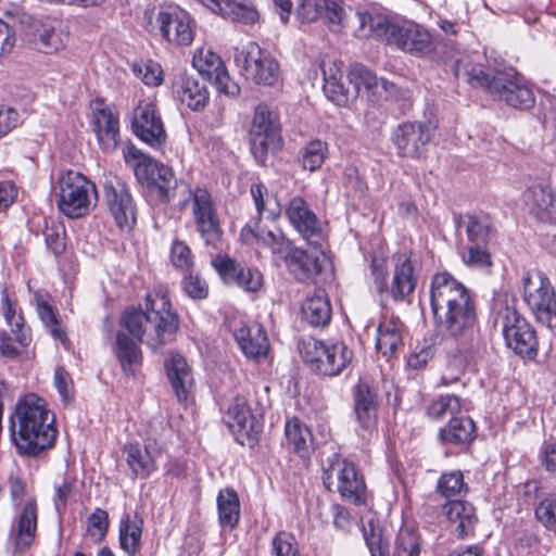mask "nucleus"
<instances>
[{
    "instance_id": "obj_21",
    "label": "nucleus",
    "mask_w": 556,
    "mask_h": 556,
    "mask_svg": "<svg viewBox=\"0 0 556 556\" xmlns=\"http://www.w3.org/2000/svg\"><path fill=\"white\" fill-rule=\"evenodd\" d=\"M104 194L110 213L121 229H130L136 223V207L125 184L119 179L104 184Z\"/></svg>"
},
{
    "instance_id": "obj_53",
    "label": "nucleus",
    "mask_w": 556,
    "mask_h": 556,
    "mask_svg": "<svg viewBox=\"0 0 556 556\" xmlns=\"http://www.w3.org/2000/svg\"><path fill=\"white\" fill-rule=\"evenodd\" d=\"M486 243H472L460 253L464 264L471 268H485L492 265V258L486 250Z\"/></svg>"
},
{
    "instance_id": "obj_52",
    "label": "nucleus",
    "mask_w": 556,
    "mask_h": 556,
    "mask_svg": "<svg viewBox=\"0 0 556 556\" xmlns=\"http://www.w3.org/2000/svg\"><path fill=\"white\" fill-rule=\"evenodd\" d=\"M460 414V401L455 395H442L428 407V415L432 419H444Z\"/></svg>"
},
{
    "instance_id": "obj_48",
    "label": "nucleus",
    "mask_w": 556,
    "mask_h": 556,
    "mask_svg": "<svg viewBox=\"0 0 556 556\" xmlns=\"http://www.w3.org/2000/svg\"><path fill=\"white\" fill-rule=\"evenodd\" d=\"M377 78L367 67L362 65L353 66L349 73V83L353 86L354 98L365 97L367 99Z\"/></svg>"
},
{
    "instance_id": "obj_59",
    "label": "nucleus",
    "mask_w": 556,
    "mask_h": 556,
    "mask_svg": "<svg viewBox=\"0 0 556 556\" xmlns=\"http://www.w3.org/2000/svg\"><path fill=\"white\" fill-rule=\"evenodd\" d=\"M212 266L226 283H233L243 266L225 255H217L212 260Z\"/></svg>"
},
{
    "instance_id": "obj_25",
    "label": "nucleus",
    "mask_w": 556,
    "mask_h": 556,
    "mask_svg": "<svg viewBox=\"0 0 556 556\" xmlns=\"http://www.w3.org/2000/svg\"><path fill=\"white\" fill-rule=\"evenodd\" d=\"M37 531V504L28 498L17 516L16 525L11 529L10 539L15 552L27 549L34 542Z\"/></svg>"
},
{
    "instance_id": "obj_28",
    "label": "nucleus",
    "mask_w": 556,
    "mask_h": 556,
    "mask_svg": "<svg viewBox=\"0 0 556 556\" xmlns=\"http://www.w3.org/2000/svg\"><path fill=\"white\" fill-rule=\"evenodd\" d=\"M173 91L182 104L193 111L202 110L208 101V91L205 84L186 74L175 78Z\"/></svg>"
},
{
    "instance_id": "obj_57",
    "label": "nucleus",
    "mask_w": 556,
    "mask_h": 556,
    "mask_svg": "<svg viewBox=\"0 0 556 556\" xmlns=\"http://www.w3.org/2000/svg\"><path fill=\"white\" fill-rule=\"evenodd\" d=\"M132 71L147 86L156 87L163 81V71L159 63L154 61H144L135 63Z\"/></svg>"
},
{
    "instance_id": "obj_60",
    "label": "nucleus",
    "mask_w": 556,
    "mask_h": 556,
    "mask_svg": "<svg viewBox=\"0 0 556 556\" xmlns=\"http://www.w3.org/2000/svg\"><path fill=\"white\" fill-rule=\"evenodd\" d=\"M109 528V515L102 508H96L87 521V531L96 541L102 540Z\"/></svg>"
},
{
    "instance_id": "obj_26",
    "label": "nucleus",
    "mask_w": 556,
    "mask_h": 556,
    "mask_svg": "<svg viewBox=\"0 0 556 556\" xmlns=\"http://www.w3.org/2000/svg\"><path fill=\"white\" fill-rule=\"evenodd\" d=\"M530 212L541 222L556 220V200L548 185L535 184L523 193Z\"/></svg>"
},
{
    "instance_id": "obj_38",
    "label": "nucleus",
    "mask_w": 556,
    "mask_h": 556,
    "mask_svg": "<svg viewBox=\"0 0 556 556\" xmlns=\"http://www.w3.org/2000/svg\"><path fill=\"white\" fill-rule=\"evenodd\" d=\"M358 26L355 35L358 38H376L383 39L389 43V33L394 23L378 13H369L367 11H357L355 14Z\"/></svg>"
},
{
    "instance_id": "obj_54",
    "label": "nucleus",
    "mask_w": 556,
    "mask_h": 556,
    "mask_svg": "<svg viewBox=\"0 0 556 556\" xmlns=\"http://www.w3.org/2000/svg\"><path fill=\"white\" fill-rule=\"evenodd\" d=\"M327 144L320 140H312L302 150L301 161L304 169L314 172L325 161Z\"/></svg>"
},
{
    "instance_id": "obj_3",
    "label": "nucleus",
    "mask_w": 556,
    "mask_h": 556,
    "mask_svg": "<svg viewBox=\"0 0 556 556\" xmlns=\"http://www.w3.org/2000/svg\"><path fill=\"white\" fill-rule=\"evenodd\" d=\"M122 325L134 338L156 350L170 340L179 321L166 293L157 291L147 295L146 311L127 309Z\"/></svg>"
},
{
    "instance_id": "obj_55",
    "label": "nucleus",
    "mask_w": 556,
    "mask_h": 556,
    "mask_svg": "<svg viewBox=\"0 0 556 556\" xmlns=\"http://www.w3.org/2000/svg\"><path fill=\"white\" fill-rule=\"evenodd\" d=\"M491 224L485 215H470L467 217L466 232L469 242L486 243Z\"/></svg>"
},
{
    "instance_id": "obj_10",
    "label": "nucleus",
    "mask_w": 556,
    "mask_h": 556,
    "mask_svg": "<svg viewBox=\"0 0 556 556\" xmlns=\"http://www.w3.org/2000/svg\"><path fill=\"white\" fill-rule=\"evenodd\" d=\"M388 45L416 58L432 59L439 43L426 26L409 21L391 26Z\"/></svg>"
},
{
    "instance_id": "obj_31",
    "label": "nucleus",
    "mask_w": 556,
    "mask_h": 556,
    "mask_svg": "<svg viewBox=\"0 0 556 556\" xmlns=\"http://www.w3.org/2000/svg\"><path fill=\"white\" fill-rule=\"evenodd\" d=\"M31 40L36 49L45 53H52L65 47L67 35L61 22L45 21L38 23Z\"/></svg>"
},
{
    "instance_id": "obj_40",
    "label": "nucleus",
    "mask_w": 556,
    "mask_h": 556,
    "mask_svg": "<svg viewBox=\"0 0 556 556\" xmlns=\"http://www.w3.org/2000/svg\"><path fill=\"white\" fill-rule=\"evenodd\" d=\"M321 0H274L277 8L280 9V18L283 23L288 22L289 15L295 5V14L302 22H314L323 14Z\"/></svg>"
},
{
    "instance_id": "obj_23",
    "label": "nucleus",
    "mask_w": 556,
    "mask_h": 556,
    "mask_svg": "<svg viewBox=\"0 0 556 556\" xmlns=\"http://www.w3.org/2000/svg\"><path fill=\"white\" fill-rule=\"evenodd\" d=\"M225 421L238 442L254 438L261 431V424L252 415L245 399L236 397L228 407Z\"/></svg>"
},
{
    "instance_id": "obj_18",
    "label": "nucleus",
    "mask_w": 556,
    "mask_h": 556,
    "mask_svg": "<svg viewBox=\"0 0 556 556\" xmlns=\"http://www.w3.org/2000/svg\"><path fill=\"white\" fill-rule=\"evenodd\" d=\"M91 126L103 152H113L119 142V119L116 110L101 99L91 102Z\"/></svg>"
},
{
    "instance_id": "obj_47",
    "label": "nucleus",
    "mask_w": 556,
    "mask_h": 556,
    "mask_svg": "<svg viewBox=\"0 0 556 556\" xmlns=\"http://www.w3.org/2000/svg\"><path fill=\"white\" fill-rule=\"evenodd\" d=\"M437 490L442 496L453 498L464 496L468 488L462 471L454 470L441 475L438 480Z\"/></svg>"
},
{
    "instance_id": "obj_9",
    "label": "nucleus",
    "mask_w": 556,
    "mask_h": 556,
    "mask_svg": "<svg viewBox=\"0 0 556 556\" xmlns=\"http://www.w3.org/2000/svg\"><path fill=\"white\" fill-rule=\"evenodd\" d=\"M280 123L278 113L266 103H260L254 110L250 130L251 152L255 160L264 165L269 152L280 146Z\"/></svg>"
},
{
    "instance_id": "obj_14",
    "label": "nucleus",
    "mask_w": 556,
    "mask_h": 556,
    "mask_svg": "<svg viewBox=\"0 0 556 556\" xmlns=\"http://www.w3.org/2000/svg\"><path fill=\"white\" fill-rule=\"evenodd\" d=\"M327 489L336 488L340 495L357 505L365 503L366 484L353 463L334 455L324 469Z\"/></svg>"
},
{
    "instance_id": "obj_36",
    "label": "nucleus",
    "mask_w": 556,
    "mask_h": 556,
    "mask_svg": "<svg viewBox=\"0 0 556 556\" xmlns=\"http://www.w3.org/2000/svg\"><path fill=\"white\" fill-rule=\"evenodd\" d=\"M312 432L300 419L292 418L285 425L283 446L300 457H306L312 451Z\"/></svg>"
},
{
    "instance_id": "obj_51",
    "label": "nucleus",
    "mask_w": 556,
    "mask_h": 556,
    "mask_svg": "<svg viewBox=\"0 0 556 556\" xmlns=\"http://www.w3.org/2000/svg\"><path fill=\"white\" fill-rule=\"evenodd\" d=\"M364 539L371 556H389V543L384 540L381 528L369 520L363 528Z\"/></svg>"
},
{
    "instance_id": "obj_13",
    "label": "nucleus",
    "mask_w": 556,
    "mask_h": 556,
    "mask_svg": "<svg viewBox=\"0 0 556 556\" xmlns=\"http://www.w3.org/2000/svg\"><path fill=\"white\" fill-rule=\"evenodd\" d=\"M496 323L501 325L506 345L520 356L533 357L538 351L535 331L516 308L505 306L497 313Z\"/></svg>"
},
{
    "instance_id": "obj_32",
    "label": "nucleus",
    "mask_w": 556,
    "mask_h": 556,
    "mask_svg": "<svg viewBox=\"0 0 556 556\" xmlns=\"http://www.w3.org/2000/svg\"><path fill=\"white\" fill-rule=\"evenodd\" d=\"M241 239L248 244H260L268 248L276 256L278 250L286 244L288 239L285 238L281 231L267 230L261 225L258 218L251 219L240 232Z\"/></svg>"
},
{
    "instance_id": "obj_44",
    "label": "nucleus",
    "mask_w": 556,
    "mask_h": 556,
    "mask_svg": "<svg viewBox=\"0 0 556 556\" xmlns=\"http://www.w3.org/2000/svg\"><path fill=\"white\" fill-rule=\"evenodd\" d=\"M116 356L128 375H134L136 367L141 364V351L138 345L125 333L118 332L116 336Z\"/></svg>"
},
{
    "instance_id": "obj_62",
    "label": "nucleus",
    "mask_w": 556,
    "mask_h": 556,
    "mask_svg": "<svg viewBox=\"0 0 556 556\" xmlns=\"http://www.w3.org/2000/svg\"><path fill=\"white\" fill-rule=\"evenodd\" d=\"M321 16L331 28H338L344 25L345 10L343 5L336 0H321Z\"/></svg>"
},
{
    "instance_id": "obj_58",
    "label": "nucleus",
    "mask_w": 556,
    "mask_h": 556,
    "mask_svg": "<svg viewBox=\"0 0 556 556\" xmlns=\"http://www.w3.org/2000/svg\"><path fill=\"white\" fill-rule=\"evenodd\" d=\"M394 556H419V539L413 530H400L395 541Z\"/></svg>"
},
{
    "instance_id": "obj_22",
    "label": "nucleus",
    "mask_w": 556,
    "mask_h": 556,
    "mask_svg": "<svg viewBox=\"0 0 556 556\" xmlns=\"http://www.w3.org/2000/svg\"><path fill=\"white\" fill-rule=\"evenodd\" d=\"M355 418L359 434H371L378 424V392L365 381H359L353 390Z\"/></svg>"
},
{
    "instance_id": "obj_12",
    "label": "nucleus",
    "mask_w": 556,
    "mask_h": 556,
    "mask_svg": "<svg viewBox=\"0 0 556 556\" xmlns=\"http://www.w3.org/2000/svg\"><path fill=\"white\" fill-rule=\"evenodd\" d=\"M236 64L244 75L257 85L275 86L280 80V67L277 60L253 41L236 50Z\"/></svg>"
},
{
    "instance_id": "obj_15",
    "label": "nucleus",
    "mask_w": 556,
    "mask_h": 556,
    "mask_svg": "<svg viewBox=\"0 0 556 556\" xmlns=\"http://www.w3.org/2000/svg\"><path fill=\"white\" fill-rule=\"evenodd\" d=\"M188 193L184 204L190 205L197 231L207 245L215 247L220 241L223 231L211 193L200 187L188 188Z\"/></svg>"
},
{
    "instance_id": "obj_41",
    "label": "nucleus",
    "mask_w": 556,
    "mask_h": 556,
    "mask_svg": "<svg viewBox=\"0 0 556 556\" xmlns=\"http://www.w3.org/2000/svg\"><path fill=\"white\" fill-rule=\"evenodd\" d=\"M473 431V421L460 413L451 417L448 424L441 429L439 437L446 443L463 444L472 439Z\"/></svg>"
},
{
    "instance_id": "obj_50",
    "label": "nucleus",
    "mask_w": 556,
    "mask_h": 556,
    "mask_svg": "<svg viewBox=\"0 0 556 556\" xmlns=\"http://www.w3.org/2000/svg\"><path fill=\"white\" fill-rule=\"evenodd\" d=\"M536 521L547 531L556 533V494L544 496L534 508Z\"/></svg>"
},
{
    "instance_id": "obj_2",
    "label": "nucleus",
    "mask_w": 556,
    "mask_h": 556,
    "mask_svg": "<svg viewBox=\"0 0 556 556\" xmlns=\"http://www.w3.org/2000/svg\"><path fill=\"white\" fill-rule=\"evenodd\" d=\"M10 440L23 457H37L52 448L58 437L53 413L34 393L20 397L9 416Z\"/></svg>"
},
{
    "instance_id": "obj_16",
    "label": "nucleus",
    "mask_w": 556,
    "mask_h": 556,
    "mask_svg": "<svg viewBox=\"0 0 556 556\" xmlns=\"http://www.w3.org/2000/svg\"><path fill=\"white\" fill-rule=\"evenodd\" d=\"M438 124L435 121L406 122L392 132L391 140L402 157L417 159L426 151Z\"/></svg>"
},
{
    "instance_id": "obj_17",
    "label": "nucleus",
    "mask_w": 556,
    "mask_h": 556,
    "mask_svg": "<svg viewBox=\"0 0 556 556\" xmlns=\"http://www.w3.org/2000/svg\"><path fill=\"white\" fill-rule=\"evenodd\" d=\"M375 281L379 292L389 291L394 301H404L409 296L417 283L416 262L406 253L394 256V269L390 288L384 279L383 270L375 269Z\"/></svg>"
},
{
    "instance_id": "obj_49",
    "label": "nucleus",
    "mask_w": 556,
    "mask_h": 556,
    "mask_svg": "<svg viewBox=\"0 0 556 556\" xmlns=\"http://www.w3.org/2000/svg\"><path fill=\"white\" fill-rule=\"evenodd\" d=\"M2 311L7 324L15 334L16 341L22 345H27L29 341V330L24 326L23 317L16 312L15 306L7 294L3 296Z\"/></svg>"
},
{
    "instance_id": "obj_43",
    "label": "nucleus",
    "mask_w": 556,
    "mask_h": 556,
    "mask_svg": "<svg viewBox=\"0 0 556 556\" xmlns=\"http://www.w3.org/2000/svg\"><path fill=\"white\" fill-rule=\"evenodd\" d=\"M251 197L260 216L265 215L268 219L280 216L282 205L275 193H269L263 184H255L250 189Z\"/></svg>"
},
{
    "instance_id": "obj_6",
    "label": "nucleus",
    "mask_w": 556,
    "mask_h": 556,
    "mask_svg": "<svg viewBox=\"0 0 556 556\" xmlns=\"http://www.w3.org/2000/svg\"><path fill=\"white\" fill-rule=\"evenodd\" d=\"M143 18L146 30L167 45L188 47L194 40L197 23L188 11L179 7L162 8L155 16L146 12Z\"/></svg>"
},
{
    "instance_id": "obj_35",
    "label": "nucleus",
    "mask_w": 556,
    "mask_h": 556,
    "mask_svg": "<svg viewBox=\"0 0 556 556\" xmlns=\"http://www.w3.org/2000/svg\"><path fill=\"white\" fill-rule=\"evenodd\" d=\"M443 511L448 521L455 525V532L458 538L464 539L473 533L476 516L472 505L453 500L444 505Z\"/></svg>"
},
{
    "instance_id": "obj_30",
    "label": "nucleus",
    "mask_w": 556,
    "mask_h": 556,
    "mask_svg": "<svg viewBox=\"0 0 556 556\" xmlns=\"http://www.w3.org/2000/svg\"><path fill=\"white\" fill-rule=\"evenodd\" d=\"M123 456L135 478L147 479L157 470L155 458L146 445L127 443L123 447Z\"/></svg>"
},
{
    "instance_id": "obj_56",
    "label": "nucleus",
    "mask_w": 556,
    "mask_h": 556,
    "mask_svg": "<svg viewBox=\"0 0 556 556\" xmlns=\"http://www.w3.org/2000/svg\"><path fill=\"white\" fill-rule=\"evenodd\" d=\"M324 92L327 98L336 105L345 106L354 98L353 89L345 87L342 79L330 77L327 83H324Z\"/></svg>"
},
{
    "instance_id": "obj_19",
    "label": "nucleus",
    "mask_w": 556,
    "mask_h": 556,
    "mask_svg": "<svg viewBox=\"0 0 556 556\" xmlns=\"http://www.w3.org/2000/svg\"><path fill=\"white\" fill-rule=\"evenodd\" d=\"M276 257L281 258L289 273L302 282L319 275L325 260L323 253L304 251L294 247L289 240L278 250Z\"/></svg>"
},
{
    "instance_id": "obj_42",
    "label": "nucleus",
    "mask_w": 556,
    "mask_h": 556,
    "mask_svg": "<svg viewBox=\"0 0 556 556\" xmlns=\"http://www.w3.org/2000/svg\"><path fill=\"white\" fill-rule=\"evenodd\" d=\"M219 523L223 528L233 529L240 518L238 494L232 489L219 491L217 495Z\"/></svg>"
},
{
    "instance_id": "obj_11",
    "label": "nucleus",
    "mask_w": 556,
    "mask_h": 556,
    "mask_svg": "<svg viewBox=\"0 0 556 556\" xmlns=\"http://www.w3.org/2000/svg\"><path fill=\"white\" fill-rule=\"evenodd\" d=\"M523 300L539 323L556 327V294L548 279L535 273L522 277Z\"/></svg>"
},
{
    "instance_id": "obj_4",
    "label": "nucleus",
    "mask_w": 556,
    "mask_h": 556,
    "mask_svg": "<svg viewBox=\"0 0 556 556\" xmlns=\"http://www.w3.org/2000/svg\"><path fill=\"white\" fill-rule=\"evenodd\" d=\"M454 72L456 77H464L470 86L486 90L508 105L529 109L534 104L532 90L526 85L523 77L513 68L491 73L480 64L469 65L467 62L457 61Z\"/></svg>"
},
{
    "instance_id": "obj_34",
    "label": "nucleus",
    "mask_w": 556,
    "mask_h": 556,
    "mask_svg": "<svg viewBox=\"0 0 556 556\" xmlns=\"http://www.w3.org/2000/svg\"><path fill=\"white\" fill-rule=\"evenodd\" d=\"M404 324L396 317L382 320L377 328L376 346L386 357L403 346Z\"/></svg>"
},
{
    "instance_id": "obj_64",
    "label": "nucleus",
    "mask_w": 556,
    "mask_h": 556,
    "mask_svg": "<svg viewBox=\"0 0 556 556\" xmlns=\"http://www.w3.org/2000/svg\"><path fill=\"white\" fill-rule=\"evenodd\" d=\"M64 232V228L59 224L47 226L43 231L46 244L54 254H60L65 249Z\"/></svg>"
},
{
    "instance_id": "obj_20",
    "label": "nucleus",
    "mask_w": 556,
    "mask_h": 556,
    "mask_svg": "<svg viewBox=\"0 0 556 556\" xmlns=\"http://www.w3.org/2000/svg\"><path fill=\"white\" fill-rule=\"evenodd\" d=\"M131 127L134 134L153 148L161 147L166 140L164 124L152 102H140L134 110Z\"/></svg>"
},
{
    "instance_id": "obj_61",
    "label": "nucleus",
    "mask_w": 556,
    "mask_h": 556,
    "mask_svg": "<svg viewBox=\"0 0 556 556\" xmlns=\"http://www.w3.org/2000/svg\"><path fill=\"white\" fill-rule=\"evenodd\" d=\"M172 264L180 270H189L193 265V255L186 242L176 240L170 249Z\"/></svg>"
},
{
    "instance_id": "obj_39",
    "label": "nucleus",
    "mask_w": 556,
    "mask_h": 556,
    "mask_svg": "<svg viewBox=\"0 0 556 556\" xmlns=\"http://www.w3.org/2000/svg\"><path fill=\"white\" fill-rule=\"evenodd\" d=\"M34 299L36 303V311L40 320L45 324L54 339L65 343L67 338L62 327L61 320L59 319L58 311L51 304L50 295L48 293H43L42 291H36L34 293Z\"/></svg>"
},
{
    "instance_id": "obj_33",
    "label": "nucleus",
    "mask_w": 556,
    "mask_h": 556,
    "mask_svg": "<svg viewBox=\"0 0 556 556\" xmlns=\"http://www.w3.org/2000/svg\"><path fill=\"white\" fill-rule=\"evenodd\" d=\"M143 519L138 515H125L118 526L121 548L128 556H136L142 546Z\"/></svg>"
},
{
    "instance_id": "obj_45",
    "label": "nucleus",
    "mask_w": 556,
    "mask_h": 556,
    "mask_svg": "<svg viewBox=\"0 0 556 556\" xmlns=\"http://www.w3.org/2000/svg\"><path fill=\"white\" fill-rule=\"evenodd\" d=\"M193 67L206 79H212L225 67L220 56L210 48H199L192 58Z\"/></svg>"
},
{
    "instance_id": "obj_5",
    "label": "nucleus",
    "mask_w": 556,
    "mask_h": 556,
    "mask_svg": "<svg viewBox=\"0 0 556 556\" xmlns=\"http://www.w3.org/2000/svg\"><path fill=\"white\" fill-rule=\"evenodd\" d=\"M52 191L59 211L70 218L88 215L98 201L96 185L85 175L72 169L59 175Z\"/></svg>"
},
{
    "instance_id": "obj_24",
    "label": "nucleus",
    "mask_w": 556,
    "mask_h": 556,
    "mask_svg": "<svg viewBox=\"0 0 556 556\" xmlns=\"http://www.w3.org/2000/svg\"><path fill=\"white\" fill-rule=\"evenodd\" d=\"M233 336L248 358L261 359L266 357L269 351V342L262 325L240 323L239 327L235 328Z\"/></svg>"
},
{
    "instance_id": "obj_46",
    "label": "nucleus",
    "mask_w": 556,
    "mask_h": 556,
    "mask_svg": "<svg viewBox=\"0 0 556 556\" xmlns=\"http://www.w3.org/2000/svg\"><path fill=\"white\" fill-rule=\"evenodd\" d=\"M222 17L242 24H254L258 21L260 15L249 0H229Z\"/></svg>"
},
{
    "instance_id": "obj_27",
    "label": "nucleus",
    "mask_w": 556,
    "mask_h": 556,
    "mask_svg": "<svg viewBox=\"0 0 556 556\" xmlns=\"http://www.w3.org/2000/svg\"><path fill=\"white\" fill-rule=\"evenodd\" d=\"M286 215L291 225L305 239L309 240L319 233V220L302 197L296 195L289 201L286 207Z\"/></svg>"
},
{
    "instance_id": "obj_1",
    "label": "nucleus",
    "mask_w": 556,
    "mask_h": 556,
    "mask_svg": "<svg viewBox=\"0 0 556 556\" xmlns=\"http://www.w3.org/2000/svg\"><path fill=\"white\" fill-rule=\"evenodd\" d=\"M430 304L434 325L443 337L470 343L448 353V365L463 372L475 354L477 312L471 292L450 273H438L430 285Z\"/></svg>"
},
{
    "instance_id": "obj_37",
    "label": "nucleus",
    "mask_w": 556,
    "mask_h": 556,
    "mask_svg": "<svg viewBox=\"0 0 556 556\" xmlns=\"http://www.w3.org/2000/svg\"><path fill=\"white\" fill-rule=\"evenodd\" d=\"M330 301L324 290L307 295L302 304L304 319L314 327L327 326L331 319Z\"/></svg>"
},
{
    "instance_id": "obj_63",
    "label": "nucleus",
    "mask_w": 556,
    "mask_h": 556,
    "mask_svg": "<svg viewBox=\"0 0 556 556\" xmlns=\"http://www.w3.org/2000/svg\"><path fill=\"white\" fill-rule=\"evenodd\" d=\"M397 96V88L394 84L389 83L386 79L377 78L374 88L370 90L367 98L372 103H380L382 101H389Z\"/></svg>"
},
{
    "instance_id": "obj_8",
    "label": "nucleus",
    "mask_w": 556,
    "mask_h": 556,
    "mask_svg": "<svg viewBox=\"0 0 556 556\" xmlns=\"http://www.w3.org/2000/svg\"><path fill=\"white\" fill-rule=\"evenodd\" d=\"M303 358L312 370L325 375H339L352 361L353 353L344 342H324L309 339L303 344Z\"/></svg>"
},
{
    "instance_id": "obj_29",
    "label": "nucleus",
    "mask_w": 556,
    "mask_h": 556,
    "mask_svg": "<svg viewBox=\"0 0 556 556\" xmlns=\"http://www.w3.org/2000/svg\"><path fill=\"white\" fill-rule=\"evenodd\" d=\"M167 378L179 402L187 400L193 384V376L186 358L179 354H173L165 362Z\"/></svg>"
},
{
    "instance_id": "obj_7",
    "label": "nucleus",
    "mask_w": 556,
    "mask_h": 556,
    "mask_svg": "<svg viewBox=\"0 0 556 556\" xmlns=\"http://www.w3.org/2000/svg\"><path fill=\"white\" fill-rule=\"evenodd\" d=\"M125 162L132 166L138 181L159 192L161 200L168 202L177 185L172 168L146 155L134 144L123 150Z\"/></svg>"
}]
</instances>
